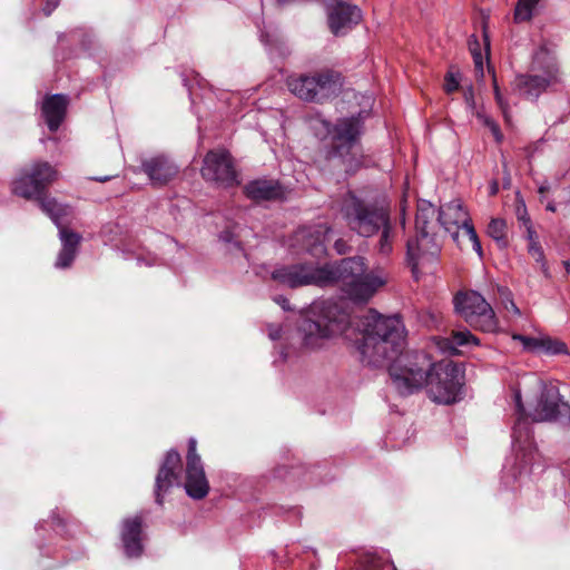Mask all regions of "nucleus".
Here are the masks:
<instances>
[{
    "mask_svg": "<svg viewBox=\"0 0 570 570\" xmlns=\"http://www.w3.org/2000/svg\"><path fill=\"white\" fill-rule=\"evenodd\" d=\"M405 328L399 317L371 314L365 317L358 345L364 362L373 366H390L403 353Z\"/></svg>",
    "mask_w": 570,
    "mask_h": 570,
    "instance_id": "obj_1",
    "label": "nucleus"
},
{
    "mask_svg": "<svg viewBox=\"0 0 570 570\" xmlns=\"http://www.w3.org/2000/svg\"><path fill=\"white\" fill-rule=\"evenodd\" d=\"M364 272L365 263L363 258L352 257L342 259L334 265L284 267L274 271L272 277L293 288L307 285L326 286L336 282H343L351 288L354 281H357Z\"/></svg>",
    "mask_w": 570,
    "mask_h": 570,
    "instance_id": "obj_2",
    "label": "nucleus"
},
{
    "mask_svg": "<svg viewBox=\"0 0 570 570\" xmlns=\"http://www.w3.org/2000/svg\"><path fill=\"white\" fill-rule=\"evenodd\" d=\"M434 363L424 353L402 354L387 367L392 383L402 394L413 393L428 385Z\"/></svg>",
    "mask_w": 570,
    "mask_h": 570,
    "instance_id": "obj_3",
    "label": "nucleus"
},
{
    "mask_svg": "<svg viewBox=\"0 0 570 570\" xmlns=\"http://www.w3.org/2000/svg\"><path fill=\"white\" fill-rule=\"evenodd\" d=\"M438 220L459 247L465 248L468 244H471L478 256L480 258L483 256L481 243L470 215L460 199L444 204L439 210Z\"/></svg>",
    "mask_w": 570,
    "mask_h": 570,
    "instance_id": "obj_4",
    "label": "nucleus"
},
{
    "mask_svg": "<svg viewBox=\"0 0 570 570\" xmlns=\"http://www.w3.org/2000/svg\"><path fill=\"white\" fill-rule=\"evenodd\" d=\"M438 210L426 200H422L417 207L415 219L419 238L407 242V257L413 262V268L436 257L440 247L434 242L433 228Z\"/></svg>",
    "mask_w": 570,
    "mask_h": 570,
    "instance_id": "obj_5",
    "label": "nucleus"
},
{
    "mask_svg": "<svg viewBox=\"0 0 570 570\" xmlns=\"http://www.w3.org/2000/svg\"><path fill=\"white\" fill-rule=\"evenodd\" d=\"M462 386L463 373L456 364L451 361L434 363L426 385V393L433 402H456L462 394Z\"/></svg>",
    "mask_w": 570,
    "mask_h": 570,
    "instance_id": "obj_6",
    "label": "nucleus"
},
{
    "mask_svg": "<svg viewBox=\"0 0 570 570\" xmlns=\"http://www.w3.org/2000/svg\"><path fill=\"white\" fill-rule=\"evenodd\" d=\"M344 213L352 228L364 237L374 235L389 223L385 203L368 206L353 195L346 199Z\"/></svg>",
    "mask_w": 570,
    "mask_h": 570,
    "instance_id": "obj_7",
    "label": "nucleus"
},
{
    "mask_svg": "<svg viewBox=\"0 0 570 570\" xmlns=\"http://www.w3.org/2000/svg\"><path fill=\"white\" fill-rule=\"evenodd\" d=\"M454 308L466 322L483 332L498 330V320L492 306L475 291L456 294Z\"/></svg>",
    "mask_w": 570,
    "mask_h": 570,
    "instance_id": "obj_8",
    "label": "nucleus"
},
{
    "mask_svg": "<svg viewBox=\"0 0 570 570\" xmlns=\"http://www.w3.org/2000/svg\"><path fill=\"white\" fill-rule=\"evenodd\" d=\"M340 85V76L321 72L314 76H295L287 79L289 91L302 100L314 101L333 94Z\"/></svg>",
    "mask_w": 570,
    "mask_h": 570,
    "instance_id": "obj_9",
    "label": "nucleus"
},
{
    "mask_svg": "<svg viewBox=\"0 0 570 570\" xmlns=\"http://www.w3.org/2000/svg\"><path fill=\"white\" fill-rule=\"evenodd\" d=\"M57 171L48 163H36L12 183V193L26 199L38 198L52 181Z\"/></svg>",
    "mask_w": 570,
    "mask_h": 570,
    "instance_id": "obj_10",
    "label": "nucleus"
},
{
    "mask_svg": "<svg viewBox=\"0 0 570 570\" xmlns=\"http://www.w3.org/2000/svg\"><path fill=\"white\" fill-rule=\"evenodd\" d=\"M361 132V124L357 118L341 120L335 127V155L340 157L344 165L353 168L358 165L361 150L357 145V138Z\"/></svg>",
    "mask_w": 570,
    "mask_h": 570,
    "instance_id": "obj_11",
    "label": "nucleus"
},
{
    "mask_svg": "<svg viewBox=\"0 0 570 570\" xmlns=\"http://www.w3.org/2000/svg\"><path fill=\"white\" fill-rule=\"evenodd\" d=\"M202 175L206 180L224 187L238 184L233 158L226 149L210 150L206 154Z\"/></svg>",
    "mask_w": 570,
    "mask_h": 570,
    "instance_id": "obj_12",
    "label": "nucleus"
},
{
    "mask_svg": "<svg viewBox=\"0 0 570 570\" xmlns=\"http://www.w3.org/2000/svg\"><path fill=\"white\" fill-rule=\"evenodd\" d=\"M514 402L521 415H529L534 422H546L558 416L561 397L558 391L547 389L542 383H538V400L535 404L531 402L529 413L518 390L514 391Z\"/></svg>",
    "mask_w": 570,
    "mask_h": 570,
    "instance_id": "obj_13",
    "label": "nucleus"
},
{
    "mask_svg": "<svg viewBox=\"0 0 570 570\" xmlns=\"http://www.w3.org/2000/svg\"><path fill=\"white\" fill-rule=\"evenodd\" d=\"M141 168L151 184L157 186L167 184L178 173V166L163 155L145 159L141 164Z\"/></svg>",
    "mask_w": 570,
    "mask_h": 570,
    "instance_id": "obj_14",
    "label": "nucleus"
},
{
    "mask_svg": "<svg viewBox=\"0 0 570 570\" xmlns=\"http://www.w3.org/2000/svg\"><path fill=\"white\" fill-rule=\"evenodd\" d=\"M386 284V276L382 272L364 274L354 281L350 288V296L355 302L368 301L379 288Z\"/></svg>",
    "mask_w": 570,
    "mask_h": 570,
    "instance_id": "obj_15",
    "label": "nucleus"
},
{
    "mask_svg": "<svg viewBox=\"0 0 570 570\" xmlns=\"http://www.w3.org/2000/svg\"><path fill=\"white\" fill-rule=\"evenodd\" d=\"M185 490L196 500L204 499L209 492V483L206 479L202 462L187 464Z\"/></svg>",
    "mask_w": 570,
    "mask_h": 570,
    "instance_id": "obj_16",
    "label": "nucleus"
},
{
    "mask_svg": "<svg viewBox=\"0 0 570 570\" xmlns=\"http://www.w3.org/2000/svg\"><path fill=\"white\" fill-rule=\"evenodd\" d=\"M181 458L175 450L167 452L166 459L156 478V498L159 504L163 503L161 493L167 492L175 476L174 470L180 464Z\"/></svg>",
    "mask_w": 570,
    "mask_h": 570,
    "instance_id": "obj_17",
    "label": "nucleus"
},
{
    "mask_svg": "<svg viewBox=\"0 0 570 570\" xmlns=\"http://www.w3.org/2000/svg\"><path fill=\"white\" fill-rule=\"evenodd\" d=\"M360 20L361 11L357 7L341 3L330 14V28L333 33L340 35L345 29L358 23Z\"/></svg>",
    "mask_w": 570,
    "mask_h": 570,
    "instance_id": "obj_18",
    "label": "nucleus"
},
{
    "mask_svg": "<svg viewBox=\"0 0 570 570\" xmlns=\"http://www.w3.org/2000/svg\"><path fill=\"white\" fill-rule=\"evenodd\" d=\"M141 520L138 517L124 520L121 530V540L125 552L128 557H137L142 551L140 542Z\"/></svg>",
    "mask_w": 570,
    "mask_h": 570,
    "instance_id": "obj_19",
    "label": "nucleus"
},
{
    "mask_svg": "<svg viewBox=\"0 0 570 570\" xmlns=\"http://www.w3.org/2000/svg\"><path fill=\"white\" fill-rule=\"evenodd\" d=\"M67 109V98L63 95L47 97L42 104V114L50 130H57L60 126Z\"/></svg>",
    "mask_w": 570,
    "mask_h": 570,
    "instance_id": "obj_20",
    "label": "nucleus"
},
{
    "mask_svg": "<svg viewBox=\"0 0 570 570\" xmlns=\"http://www.w3.org/2000/svg\"><path fill=\"white\" fill-rule=\"evenodd\" d=\"M464 101L468 106V109L472 115H474L479 120H481L489 129L492 131L497 141L502 140V135L500 132L499 126L495 121L490 118L484 109V106H478L475 101L474 88L472 85H469L463 90Z\"/></svg>",
    "mask_w": 570,
    "mask_h": 570,
    "instance_id": "obj_21",
    "label": "nucleus"
},
{
    "mask_svg": "<svg viewBox=\"0 0 570 570\" xmlns=\"http://www.w3.org/2000/svg\"><path fill=\"white\" fill-rule=\"evenodd\" d=\"M549 81L544 78L520 75L515 77L512 89L520 96L534 99L547 89Z\"/></svg>",
    "mask_w": 570,
    "mask_h": 570,
    "instance_id": "obj_22",
    "label": "nucleus"
},
{
    "mask_svg": "<svg viewBox=\"0 0 570 570\" xmlns=\"http://www.w3.org/2000/svg\"><path fill=\"white\" fill-rule=\"evenodd\" d=\"M330 232L326 225H315L299 229L296 237L307 250H312L327 240Z\"/></svg>",
    "mask_w": 570,
    "mask_h": 570,
    "instance_id": "obj_23",
    "label": "nucleus"
},
{
    "mask_svg": "<svg viewBox=\"0 0 570 570\" xmlns=\"http://www.w3.org/2000/svg\"><path fill=\"white\" fill-rule=\"evenodd\" d=\"M246 195L254 200H266L276 196V189L265 180H255L246 185Z\"/></svg>",
    "mask_w": 570,
    "mask_h": 570,
    "instance_id": "obj_24",
    "label": "nucleus"
},
{
    "mask_svg": "<svg viewBox=\"0 0 570 570\" xmlns=\"http://www.w3.org/2000/svg\"><path fill=\"white\" fill-rule=\"evenodd\" d=\"M303 331L305 333V344L312 347L320 346L318 341L328 337L327 331L322 330L320 324L313 321L304 322Z\"/></svg>",
    "mask_w": 570,
    "mask_h": 570,
    "instance_id": "obj_25",
    "label": "nucleus"
},
{
    "mask_svg": "<svg viewBox=\"0 0 570 570\" xmlns=\"http://www.w3.org/2000/svg\"><path fill=\"white\" fill-rule=\"evenodd\" d=\"M41 208L59 226V218L67 214V207L59 204L55 198L40 199Z\"/></svg>",
    "mask_w": 570,
    "mask_h": 570,
    "instance_id": "obj_26",
    "label": "nucleus"
},
{
    "mask_svg": "<svg viewBox=\"0 0 570 570\" xmlns=\"http://www.w3.org/2000/svg\"><path fill=\"white\" fill-rule=\"evenodd\" d=\"M488 235L501 247L507 246V224L503 219L493 218L488 226Z\"/></svg>",
    "mask_w": 570,
    "mask_h": 570,
    "instance_id": "obj_27",
    "label": "nucleus"
},
{
    "mask_svg": "<svg viewBox=\"0 0 570 570\" xmlns=\"http://www.w3.org/2000/svg\"><path fill=\"white\" fill-rule=\"evenodd\" d=\"M541 0H518L514 19L517 21H529Z\"/></svg>",
    "mask_w": 570,
    "mask_h": 570,
    "instance_id": "obj_28",
    "label": "nucleus"
},
{
    "mask_svg": "<svg viewBox=\"0 0 570 570\" xmlns=\"http://www.w3.org/2000/svg\"><path fill=\"white\" fill-rule=\"evenodd\" d=\"M546 354L557 355V354H566L567 345L559 340L541 335L540 336V351Z\"/></svg>",
    "mask_w": 570,
    "mask_h": 570,
    "instance_id": "obj_29",
    "label": "nucleus"
},
{
    "mask_svg": "<svg viewBox=\"0 0 570 570\" xmlns=\"http://www.w3.org/2000/svg\"><path fill=\"white\" fill-rule=\"evenodd\" d=\"M488 69L492 73V86H493L494 99H495L499 108L501 109L505 121L510 122L511 121V115H510L509 104L504 99V97H503V95L501 92V89L499 87V83L497 81L495 72H494V70L491 68V66L489 63H488Z\"/></svg>",
    "mask_w": 570,
    "mask_h": 570,
    "instance_id": "obj_30",
    "label": "nucleus"
},
{
    "mask_svg": "<svg viewBox=\"0 0 570 570\" xmlns=\"http://www.w3.org/2000/svg\"><path fill=\"white\" fill-rule=\"evenodd\" d=\"M59 237L63 248L77 252V247L81 240V236L79 234L68 232L65 228H60Z\"/></svg>",
    "mask_w": 570,
    "mask_h": 570,
    "instance_id": "obj_31",
    "label": "nucleus"
},
{
    "mask_svg": "<svg viewBox=\"0 0 570 570\" xmlns=\"http://www.w3.org/2000/svg\"><path fill=\"white\" fill-rule=\"evenodd\" d=\"M460 79H461V72L458 69L450 68V70L445 75V83H444V90L448 94H451L459 89L460 87Z\"/></svg>",
    "mask_w": 570,
    "mask_h": 570,
    "instance_id": "obj_32",
    "label": "nucleus"
},
{
    "mask_svg": "<svg viewBox=\"0 0 570 570\" xmlns=\"http://www.w3.org/2000/svg\"><path fill=\"white\" fill-rule=\"evenodd\" d=\"M452 338L453 343L459 346L468 344L479 345V340L468 330L453 332Z\"/></svg>",
    "mask_w": 570,
    "mask_h": 570,
    "instance_id": "obj_33",
    "label": "nucleus"
},
{
    "mask_svg": "<svg viewBox=\"0 0 570 570\" xmlns=\"http://www.w3.org/2000/svg\"><path fill=\"white\" fill-rule=\"evenodd\" d=\"M512 338L522 344V347L527 352H539L540 351V336L528 337L519 334H513Z\"/></svg>",
    "mask_w": 570,
    "mask_h": 570,
    "instance_id": "obj_34",
    "label": "nucleus"
},
{
    "mask_svg": "<svg viewBox=\"0 0 570 570\" xmlns=\"http://www.w3.org/2000/svg\"><path fill=\"white\" fill-rule=\"evenodd\" d=\"M381 229L382 234L380 238L379 250L381 254L387 255L392 252V242L390 238V224L387 223L386 226H383Z\"/></svg>",
    "mask_w": 570,
    "mask_h": 570,
    "instance_id": "obj_35",
    "label": "nucleus"
},
{
    "mask_svg": "<svg viewBox=\"0 0 570 570\" xmlns=\"http://www.w3.org/2000/svg\"><path fill=\"white\" fill-rule=\"evenodd\" d=\"M76 250L62 247L58 255L56 266L59 268L69 267L76 256Z\"/></svg>",
    "mask_w": 570,
    "mask_h": 570,
    "instance_id": "obj_36",
    "label": "nucleus"
},
{
    "mask_svg": "<svg viewBox=\"0 0 570 570\" xmlns=\"http://www.w3.org/2000/svg\"><path fill=\"white\" fill-rule=\"evenodd\" d=\"M197 442L195 439H190L188 441V453H187V464H195L202 462L199 454L197 453Z\"/></svg>",
    "mask_w": 570,
    "mask_h": 570,
    "instance_id": "obj_37",
    "label": "nucleus"
},
{
    "mask_svg": "<svg viewBox=\"0 0 570 570\" xmlns=\"http://www.w3.org/2000/svg\"><path fill=\"white\" fill-rule=\"evenodd\" d=\"M473 60L475 65V72L478 80L483 82L484 80V67H483V57L481 52H473Z\"/></svg>",
    "mask_w": 570,
    "mask_h": 570,
    "instance_id": "obj_38",
    "label": "nucleus"
},
{
    "mask_svg": "<svg viewBox=\"0 0 570 570\" xmlns=\"http://www.w3.org/2000/svg\"><path fill=\"white\" fill-rule=\"evenodd\" d=\"M528 250L530 255L544 267V254L540 244H529Z\"/></svg>",
    "mask_w": 570,
    "mask_h": 570,
    "instance_id": "obj_39",
    "label": "nucleus"
},
{
    "mask_svg": "<svg viewBox=\"0 0 570 570\" xmlns=\"http://www.w3.org/2000/svg\"><path fill=\"white\" fill-rule=\"evenodd\" d=\"M500 292L504 296L503 303H504L505 308L519 316L521 313H520L519 308L517 307V305L514 304L510 293L507 289H501Z\"/></svg>",
    "mask_w": 570,
    "mask_h": 570,
    "instance_id": "obj_40",
    "label": "nucleus"
},
{
    "mask_svg": "<svg viewBox=\"0 0 570 570\" xmlns=\"http://www.w3.org/2000/svg\"><path fill=\"white\" fill-rule=\"evenodd\" d=\"M524 229L527 232L529 244H539L538 235L533 229L530 218L524 219Z\"/></svg>",
    "mask_w": 570,
    "mask_h": 570,
    "instance_id": "obj_41",
    "label": "nucleus"
},
{
    "mask_svg": "<svg viewBox=\"0 0 570 570\" xmlns=\"http://www.w3.org/2000/svg\"><path fill=\"white\" fill-rule=\"evenodd\" d=\"M518 217L522 222V225L524 226V219L529 218L524 206L522 207V209L518 208Z\"/></svg>",
    "mask_w": 570,
    "mask_h": 570,
    "instance_id": "obj_42",
    "label": "nucleus"
},
{
    "mask_svg": "<svg viewBox=\"0 0 570 570\" xmlns=\"http://www.w3.org/2000/svg\"><path fill=\"white\" fill-rule=\"evenodd\" d=\"M335 248L337 249V253L338 254H343L345 250H344V244L342 240H337L335 243Z\"/></svg>",
    "mask_w": 570,
    "mask_h": 570,
    "instance_id": "obj_43",
    "label": "nucleus"
},
{
    "mask_svg": "<svg viewBox=\"0 0 570 570\" xmlns=\"http://www.w3.org/2000/svg\"><path fill=\"white\" fill-rule=\"evenodd\" d=\"M549 189H550L549 185H541V186L539 187V194H540L541 196H543V195H544V193H547Z\"/></svg>",
    "mask_w": 570,
    "mask_h": 570,
    "instance_id": "obj_44",
    "label": "nucleus"
},
{
    "mask_svg": "<svg viewBox=\"0 0 570 570\" xmlns=\"http://www.w3.org/2000/svg\"><path fill=\"white\" fill-rule=\"evenodd\" d=\"M276 302L283 306V308H288V301L286 298H277Z\"/></svg>",
    "mask_w": 570,
    "mask_h": 570,
    "instance_id": "obj_45",
    "label": "nucleus"
},
{
    "mask_svg": "<svg viewBox=\"0 0 570 570\" xmlns=\"http://www.w3.org/2000/svg\"><path fill=\"white\" fill-rule=\"evenodd\" d=\"M474 46H475V47H472V43L470 45V47H471V52H472V53H473V52H480V50L478 49L479 43H478V40H476V39H474Z\"/></svg>",
    "mask_w": 570,
    "mask_h": 570,
    "instance_id": "obj_46",
    "label": "nucleus"
},
{
    "mask_svg": "<svg viewBox=\"0 0 570 570\" xmlns=\"http://www.w3.org/2000/svg\"><path fill=\"white\" fill-rule=\"evenodd\" d=\"M499 190V186H498V183L497 181H493L492 186H491V194H497Z\"/></svg>",
    "mask_w": 570,
    "mask_h": 570,
    "instance_id": "obj_47",
    "label": "nucleus"
},
{
    "mask_svg": "<svg viewBox=\"0 0 570 570\" xmlns=\"http://www.w3.org/2000/svg\"><path fill=\"white\" fill-rule=\"evenodd\" d=\"M110 178H111V176H104V177H98V178H96V179H97L98 181H100V183H105V181L109 180Z\"/></svg>",
    "mask_w": 570,
    "mask_h": 570,
    "instance_id": "obj_48",
    "label": "nucleus"
},
{
    "mask_svg": "<svg viewBox=\"0 0 570 570\" xmlns=\"http://www.w3.org/2000/svg\"><path fill=\"white\" fill-rule=\"evenodd\" d=\"M547 209L550 210V212H556V207L552 203H548L547 204Z\"/></svg>",
    "mask_w": 570,
    "mask_h": 570,
    "instance_id": "obj_49",
    "label": "nucleus"
},
{
    "mask_svg": "<svg viewBox=\"0 0 570 570\" xmlns=\"http://www.w3.org/2000/svg\"><path fill=\"white\" fill-rule=\"evenodd\" d=\"M269 335H271V337H272L273 340H276V338H278V337H279V331H277V332H273V333L271 332V334H269Z\"/></svg>",
    "mask_w": 570,
    "mask_h": 570,
    "instance_id": "obj_50",
    "label": "nucleus"
},
{
    "mask_svg": "<svg viewBox=\"0 0 570 570\" xmlns=\"http://www.w3.org/2000/svg\"><path fill=\"white\" fill-rule=\"evenodd\" d=\"M396 570V569H395Z\"/></svg>",
    "mask_w": 570,
    "mask_h": 570,
    "instance_id": "obj_51",
    "label": "nucleus"
}]
</instances>
